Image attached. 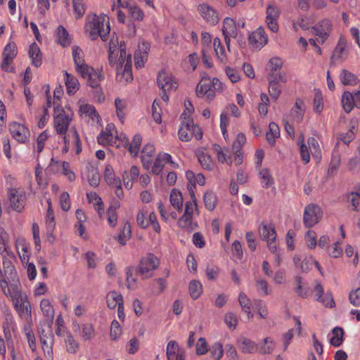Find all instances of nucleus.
<instances>
[{"instance_id":"obj_1","label":"nucleus","mask_w":360,"mask_h":360,"mask_svg":"<svg viewBox=\"0 0 360 360\" xmlns=\"http://www.w3.org/2000/svg\"><path fill=\"white\" fill-rule=\"evenodd\" d=\"M94 16L91 22V40H95L99 37L105 41L108 39L110 31L109 17L106 15Z\"/></svg>"},{"instance_id":"obj_2","label":"nucleus","mask_w":360,"mask_h":360,"mask_svg":"<svg viewBox=\"0 0 360 360\" xmlns=\"http://www.w3.org/2000/svg\"><path fill=\"white\" fill-rule=\"evenodd\" d=\"M157 83L161 89L160 96L162 99L167 102L169 101V94L172 90H176L177 84L174 81L172 77L169 76L164 70H161L158 76Z\"/></svg>"},{"instance_id":"obj_3","label":"nucleus","mask_w":360,"mask_h":360,"mask_svg":"<svg viewBox=\"0 0 360 360\" xmlns=\"http://www.w3.org/2000/svg\"><path fill=\"white\" fill-rule=\"evenodd\" d=\"M72 115V113L68 114L60 105L54 107V125L58 134H66Z\"/></svg>"},{"instance_id":"obj_4","label":"nucleus","mask_w":360,"mask_h":360,"mask_svg":"<svg viewBox=\"0 0 360 360\" xmlns=\"http://www.w3.org/2000/svg\"><path fill=\"white\" fill-rule=\"evenodd\" d=\"M159 266V260L156 256L152 253H148L142 258L138 266V274L142 276L143 279L152 276L153 270Z\"/></svg>"},{"instance_id":"obj_5","label":"nucleus","mask_w":360,"mask_h":360,"mask_svg":"<svg viewBox=\"0 0 360 360\" xmlns=\"http://www.w3.org/2000/svg\"><path fill=\"white\" fill-rule=\"evenodd\" d=\"M323 217L321 207L316 204L308 205L304 212L303 223L306 228L309 229L318 224Z\"/></svg>"},{"instance_id":"obj_6","label":"nucleus","mask_w":360,"mask_h":360,"mask_svg":"<svg viewBox=\"0 0 360 360\" xmlns=\"http://www.w3.org/2000/svg\"><path fill=\"white\" fill-rule=\"evenodd\" d=\"M72 57L77 72L81 75L83 78H86L87 84L89 85L90 82V72H89V66L86 64L84 58L83 51L79 46H73Z\"/></svg>"},{"instance_id":"obj_7","label":"nucleus","mask_w":360,"mask_h":360,"mask_svg":"<svg viewBox=\"0 0 360 360\" xmlns=\"http://www.w3.org/2000/svg\"><path fill=\"white\" fill-rule=\"evenodd\" d=\"M9 130L13 137L20 143H25L29 139L30 131L23 124L13 122L10 124Z\"/></svg>"},{"instance_id":"obj_8","label":"nucleus","mask_w":360,"mask_h":360,"mask_svg":"<svg viewBox=\"0 0 360 360\" xmlns=\"http://www.w3.org/2000/svg\"><path fill=\"white\" fill-rule=\"evenodd\" d=\"M17 55V47L14 42L8 44L3 51V61L1 67L4 71H10L8 70L9 65Z\"/></svg>"},{"instance_id":"obj_9","label":"nucleus","mask_w":360,"mask_h":360,"mask_svg":"<svg viewBox=\"0 0 360 360\" xmlns=\"http://www.w3.org/2000/svg\"><path fill=\"white\" fill-rule=\"evenodd\" d=\"M280 15L279 8L274 5H269L266 8V22L269 28L274 32L278 30L277 20Z\"/></svg>"},{"instance_id":"obj_10","label":"nucleus","mask_w":360,"mask_h":360,"mask_svg":"<svg viewBox=\"0 0 360 360\" xmlns=\"http://www.w3.org/2000/svg\"><path fill=\"white\" fill-rule=\"evenodd\" d=\"M313 29L318 37L319 42L323 44L329 36L331 30V22L328 19H323L319 22L316 27H314Z\"/></svg>"},{"instance_id":"obj_11","label":"nucleus","mask_w":360,"mask_h":360,"mask_svg":"<svg viewBox=\"0 0 360 360\" xmlns=\"http://www.w3.org/2000/svg\"><path fill=\"white\" fill-rule=\"evenodd\" d=\"M14 307L20 316L25 318L31 316V305L26 296L22 297L20 295L14 302Z\"/></svg>"},{"instance_id":"obj_12","label":"nucleus","mask_w":360,"mask_h":360,"mask_svg":"<svg viewBox=\"0 0 360 360\" xmlns=\"http://www.w3.org/2000/svg\"><path fill=\"white\" fill-rule=\"evenodd\" d=\"M249 41L255 48L264 46L267 43L268 39L264 28L259 27L256 31L250 34Z\"/></svg>"},{"instance_id":"obj_13","label":"nucleus","mask_w":360,"mask_h":360,"mask_svg":"<svg viewBox=\"0 0 360 360\" xmlns=\"http://www.w3.org/2000/svg\"><path fill=\"white\" fill-rule=\"evenodd\" d=\"M115 129L113 124H108L104 131L97 137L98 143L103 146L112 145L114 143V136L112 131Z\"/></svg>"},{"instance_id":"obj_14","label":"nucleus","mask_w":360,"mask_h":360,"mask_svg":"<svg viewBox=\"0 0 360 360\" xmlns=\"http://www.w3.org/2000/svg\"><path fill=\"white\" fill-rule=\"evenodd\" d=\"M198 10L200 13L202 17L205 19L207 22L211 24L218 22L219 18L215 11L210 6L207 4H200Z\"/></svg>"},{"instance_id":"obj_15","label":"nucleus","mask_w":360,"mask_h":360,"mask_svg":"<svg viewBox=\"0 0 360 360\" xmlns=\"http://www.w3.org/2000/svg\"><path fill=\"white\" fill-rule=\"evenodd\" d=\"M124 79L126 83L131 82L133 80V75L131 72V55L129 54L126 64L123 66L122 71L117 72L116 79L119 82H122Z\"/></svg>"},{"instance_id":"obj_16","label":"nucleus","mask_w":360,"mask_h":360,"mask_svg":"<svg viewBox=\"0 0 360 360\" xmlns=\"http://www.w3.org/2000/svg\"><path fill=\"white\" fill-rule=\"evenodd\" d=\"M259 234L261 239L269 242V240H276V233L273 225H266L262 223L259 226Z\"/></svg>"},{"instance_id":"obj_17","label":"nucleus","mask_w":360,"mask_h":360,"mask_svg":"<svg viewBox=\"0 0 360 360\" xmlns=\"http://www.w3.org/2000/svg\"><path fill=\"white\" fill-rule=\"evenodd\" d=\"M269 81V93L272 98L277 100L281 93V89L277 77L274 72H269L267 77Z\"/></svg>"},{"instance_id":"obj_18","label":"nucleus","mask_w":360,"mask_h":360,"mask_svg":"<svg viewBox=\"0 0 360 360\" xmlns=\"http://www.w3.org/2000/svg\"><path fill=\"white\" fill-rule=\"evenodd\" d=\"M167 360H185L183 353H179V347L176 342L170 341L167 347Z\"/></svg>"},{"instance_id":"obj_19","label":"nucleus","mask_w":360,"mask_h":360,"mask_svg":"<svg viewBox=\"0 0 360 360\" xmlns=\"http://www.w3.org/2000/svg\"><path fill=\"white\" fill-rule=\"evenodd\" d=\"M9 200L11 207L17 212H20L24 208V200L22 195H19L15 188L9 191Z\"/></svg>"},{"instance_id":"obj_20","label":"nucleus","mask_w":360,"mask_h":360,"mask_svg":"<svg viewBox=\"0 0 360 360\" xmlns=\"http://www.w3.org/2000/svg\"><path fill=\"white\" fill-rule=\"evenodd\" d=\"M40 342L42 345V349L46 356L49 357H52L53 351H52V334L45 333L44 330H42L40 333Z\"/></svg>"},{"instance_id":"obj_21","label":"nucleus","mask_w":360,"mask_h":360,"mask_svg":"<svg viewBox=\"0 0 360 360\" xmlns=\"http://www.w3.org/2000/svg\"><path fill=\"white\" fill-rule=\"evenodd\" d=\"M193 120L184 121L179 129V137L182 141H188L192 138Z\"/></svg>"},{"instance_id":"obj_22","label":"nucleus","mask_w":360,"mask_h":360,"mask_svg":"<svg viewBox=\"0 0 360 360\" xmlns=\"http://www.w3.org/2000/svg\"><path fill=\"white\" fill-rule=\"evenodd\" d=\"M28 53L32 60V65L37 68L39 67L42 63L41 53L39 46L35 42L30 45Z\"/></svg>"},{"instance_id":"obj_23","label":"nucleus","mask_w":360,"mask_h":360,"mask_svg":"<svg viewBox=\"0 0 360 360\" xmlns=\"http://www.w3.org/2000/svg\"><path fill=\"white\" fill-rule=\"evenodd\" d=\"M57 41L63 47L69 46L71 43V39L66 29L62 26H58L56 31Z\"/></svg>"},{"instance_id":"obj_24","label":"nucleus","mask_w":360,"mask_h":360,"mask_svg":"<svg viewBox=\"0 0 360 360\" xmlns=\"http://www.w3.org/2000/svg\"><path fill=\"white\" fill-rule=\"evenodd\" d=\"M340 79L344 85L354 86L356 85L359 82L358 77L354 74L346 69H343L341 71Z\"/></svg>"},{"instance_id":"obj_25","label":"nucleus","mask_w":360,"mask_h":360,"mask_svg":"<svg viewBox=\"0 0 360 360\" xmlns=\"http://www.w3.org/2000/svg\"><path fill=\"white\" fill-rule=\"evenodd\" d=\"M223 34H229L231 37H236L237 30L234 20L231 18H226L224 20V26L222 28Z\"/></svg>"},{"instance_id":"obj_26","label":"nucleus","mask_w":360,"mask_h":360,"mask_svg":"<svg viewBox=\"0 0 360 360\" xmlns=\"http://www.w3.org/2000/svg\"><path fill=\"white\" fill-rule=\"evenodd\" d=\"M65 75L66 76L65 83L67 88V93L68 94H74L78 89V80L67 71H65Z\"/></svg>"},{"instance_id":"obj_27","label":"nucleus","mask_w":360,"mask_h":360,"mask_svg":"<svg viewBox=\"0 0 360 360\" xmlns=\"http://www.w3.org/2000/svg\"><path fill=\"white\" fill-rule=\"evenodd\" d=\"M105 74L103 73V67H97L94 68L91 67V88H97L99 86V82L103 80Z\"/></svg>"},{"instance_id":"obj_28","label":"nucleus","mask_w":360,"mask_h":360,"mask_svg":"<svg viewBox=\"0 0 360 360\" xmlns=\"http://www.w3.org/2000/svg\"><path fill=\"white\" fill-rule=\"evenodd\" d=\"M239 348L244 353H253L257 350V347L254 342L246 338H241L238 340Z\"/></svg>"},{"instance_id":"obj_29","label":"nucleus","mask_w":360,"mask_h":360,"mask_svg":"<svg viewBox=\"0 0 360 360\" xmlns=\"http://www.w3.org/2000/svg\"><path fill=\"white\" fill-rule=\"evenodd\" d=\"M280 136V129L277 124L270 122L269 131L266 134V140L271 145H274L275 139Z\"/></svg>"},{"instance_id":"obj_30","label":"nucleus","mask_w":360,"mask_h":360,"mask_svg":"<svg viewBox=\"0 0 360 360\" xmlns=\"http://www.w3.org/2000/svg\"><path fill=\"white\" fill-rule=\"evenodd\" d=\"M40 307L47 321L52 322L54 316V309L51 305L49 300L46 299L42 300L40 303Z\"/></svg>"},{"instance_id":"obj_31","label":"nucleus","mask_w":360,"mask_h":360,"mask_svg":"<svg viewBox=\"0 0 360 360\" xmlns=\"http://www.w3.org/2000/svg\"><path fill=\"white\" fill-rule=\"evenodd\" d=\"M106 301L108 307L112 309L117 305L119 307L120 302H123L122 295L115 291H110L107 294Z\"/></svg>"},{"instance_id":"obj_32","label":"nucleus","mask_w":360,"mask_h":360,"mask_svg":"<svg viewBox=\"0 0 360 360\" xmlns=\"http://www.w3.org/2000/svg\"><path fill=\"white\" fill-rule=\"evenodd\" d=\"M342 104L345 112H350L354 106L353 94L345 91L342 96Z\"/></svg>"},{"instance_id":"obj_33","label":"nucleus","mask_w":360,"mask_h":360,"mask_svg":"<svg viewBox=\"0 0 360 360\" xmlns=\"http://www.w3.org/2000/svg\"><path fill=\"white\" fill-rule=\"evenodd\" d=\"M170 202L172 206L179 212L182 210L183 197L179 191H177L176 189L172 191L170 193Z\"/></svg>"},{"instance_id":"obj_34","label":"nucleus","mask_w":360,"mask_h":360,"mask_svg":"<svg viewBox=\"0 0 360 360\" xmlns=\"http://www.w3.org/2000/svg\"><path fill=\"white\" fill-rule=\"evenodd\" d=\"M189 293L192 299L196 300L202 292V287L199 281L192 280L189 283Z\"/></svg>"},{"instance_id":"obj_35","label":"nucleus","mask_w":360,"mask_h":360,"mask_svg":"<svg viewBox=\"0 0 360 360\" xmlns=\"http://www.w3.org/2000/svg\"><path fill=\"white\" fill-rule=\"evenodd\" d=\"M118 53H120L119 58L117 60V72L122 71L123 66L126 64V61L127 60L128 56L126 54V44L124 41H121L120 44V50L118 51Z\"/></svg>"},{"instance_id":"obj_36","label":"nucleus","mask_w":360,"mask_h":360,"mask_svg":"<svg viewBox=\"0 0 360 360\" xmlns=\"http://www.w3.org/2000/svg\"><path fill=\"white\" fill-rule=\"evenodd\" d=\"M238 301L244 312L248 314V318L252 317L253 314L251 313V302L244 292H240Z\"/></svg>"},{"instance_id":"obj_37","label":"nucleus","mask_w":360,"mask_h":360,"mask_svg":"<svg viewBox=\"0 0 360 360\" xmlns=\"http://www.w3.org/2000/svg\"><path fill=\"white\" fill-rule=\"evenodd\" d=\"M333 336L330 338V342L334 347H339L343 341L344 330L342 328L335 327L333 330Z\"/></svg>"},{"instance_id":"obj_38","label":"nucleus","mask_w":360,"mask_h":360,"mask_svg":"<svg viewBox=\"0 0 360 360\" xmlns=\"http://www.w3.org/2000/svg\"><path fill=\"white\" fill-rule=\"evenodd\" d=\"M303 107V101L300 98L297 99L295 108H292V112L293 114L295 120L297 122H300L302 120L304 113V108Z\"/></svg>"},{"instance_id":"obj_39","label":"nucleus","mask_w":360,"mask_h":360,"mask_svg":"<svg viewBox=\"0 0 360 360\" xmlns=\"http://www.w3.org/2000/svg\"><path fill=\"white\" fill-rule=\"evenodd\" d=\"M304 134H301L298 138V143L300 144V151L302 160L304 163H308L310 160V155L307 146L304 143Z\"/></svg>"},{"instance_id":"obj_40","label":"nucleus","mask_w":360,"mask_h":360,"mask_svg":"<svg viewBox=\"0 0 360 360\" xmlns=\"http://www.w3.org/2000/svg\"><path fill=\"white\" fill-rule=\"evenodd\" d=\"M217 198L215 194L212 191H207L204 194V203L205 207L210 210L212 211L216 207Z\"/></svg>"},{"instance_id":"obj_41","label":"nucleus","mask_w":360,"mask_h":360,"mask_svg":"<svg viewBox=\"0 0 360 360\" xmlns=\"http://www.w3.org/2000/svg\"><path fill=\"white\" fill-rule=\"evenodd\" d=\"M91 202H93L94 209L97 211L100 218L104 214V205L102 199L96 193H91Z\"/></svg>"},{"instance_id":"obj_42","label":"nucleus","mask_w":360,"mask_h":360,"mask_svg":"<svg viewBox=\"0 0 360 360\" xmlns=\"http://www.w3.org/2000/svg\"><path fill=\"white\" fill-rule=\"evenodd\" d=\"M205 80H210V78H207V77H202V80L200 83L198 84L195 89L196 95L198 97H202L207 93V90H209V88L210 87V85L209 83L204 82Z\"/></svg>"},{"instance_id":"obj_43","label":"nucleus","mask_w":360,"mask_h":360,"mask_svg":"<svg viewBox=\"0 0 360 360\" xmlns=\"http://www.w3.org/2000/svg\"><path fill=\"white\" fill-rule=\"evenodd\" d=\"M210 354L214 360H219L224 353L222 345L219 342H216L212 345L210 349Z\"/></svg>"},{"instance_id":"obj_44","label":"nucleus","mask_w":360,"mask_h":360,"mask_svg":"<svg viewBox=\"0 0 360 360\" xmlns=\"http://www.w3.org/2000/svg\"><path fill=\"white\" fill-rule=\"evenodd\" d=\"M142 141V137L139 134H136L131 141L129 146V151L134 154V155H137L139 153V146L141 145Z\"/></svg>"},{"instance_id":"obj_45","label":"nucleus","mask_w":360,"mask_h":360,"mask_svg":"<svg viewBox=\"0 0 360 360\" xmlns=\"http://www.w3.org/2000/svg\"><path fill=\"white\" fill-rule=\"evenodd\" d=\"M340 165V155L338 153H333L328 168V174H334Z\"/></svg>"},{"instance_id":"obj_46","label":"nucleus","mask_w":360,"mask_h":360,"mask_svg":"<svg viewBox=\"0 0 360 360\" xmlns=\"http://www.w3.org/2000/svg\"><path fill=\"white\" fill-rule=\"evenodd\" d=\"M131 226L129 223H125L122 231V233L118 236L117 240L122 245L126 244V239L131 237Z\"/></svg>"},{"instance_id":"obj_47","label":"nucleus","mask_w":360,"mask_h":360,"mask_svg":"<svg viewBox=\"0 0 360 360\" xmlns=\"http://www.w3.org/2000/svg\"><path fill=\"white\" fill-rule=\"evenodd\" d=\"M79 113L82 118L87 119L90 116V106L85 100L80 99L78 101Z\"/></svg>"},{"instance_id":"obj_48","label":"nucleus","mask_w":360,"mask_h":360,"mask_svg":"<svg viewBox=\"0 0 360 360\" xmlns=\"http://www.w3.org/2000/svg\"><path fill=\"white\" fill-rule=\"evenodd\" d=\"M165 165V163L164 162V160L162 158V156H160L159 154L154 162L150 173L155 175H158L162 170Z\"/></svg>"},{"instance_id":"obj_49","label":"nucleus","mask_w":360,"mask_h":360,"mask_svg":"<svg viewBox=\"0 0 360 360\" xmlns=\"http://www.w3.org/2000/svg\"><path fill=\"white\" fill-rule=\"evenodd\" d=\"M198 161L201 166L208 170H211L213 167L211 157L207 154L202 153L198 155Z\"/></svg>"},{"instance_id":"obj_50","label":"nucleus","mask_w":360,"mask_h":360,"mask_svg":"<svg viewBox=\"0 0 360 360\" xmlns=\"http://www.w3.org/2000/svg\"><path fill=\"white\" fill-rule=\"evenodd\" d=\"M274 349V344L270 338H266L264 340V344L259 348L260 354H269Z\"/></svg>"},{"instance_id":"obj_51","label":"nucleus","mask_w":360,"mask_h":360,"mask_svg":"<svg viewBox=\"0 0 360 360\" xmlns=\"http://www.w3.org/2000/svg\"><path fill=\"white\" fill-rule=\"evenodd\" d=\"M122 334V329L119 322L113 320L110 326V337L113 340H115Z\"/></svg>"},{"instance_id":"obj_52","label":"nucleus","mask_w":360,"mask_h":360,"mask_svg":"<svg viewBox=\"0 0 360 360\" xmlns=\"http://www.w3.org/2000/svg\"><path fill=\"white\" fill-rule=\"evenodd\" d=\"M259 174L262 177V179L265 181V187L269 188L271 186L274 184V179L271 176V174H270V172L268 169L264 168L262 169L259 172Z\"/></svg>"},{"instance_id":"obj_53","label":"nucleus","mask_w":360,"mask_h":360,"mask_svg":"<svg viewBox=\"0 0 360 360\" xmlns=\"http://www.w3.org/2000/svg\"><path fill=\"white\" fill-rule=\"evenodd\" d=\"M131 18L135 20L141 21L143 20L144 13L143 11L137 6L133 5L132 7L129 8V11Z\"/></svg>"},{"instance_id":"obj_54","label":"nucleus","mask_w":360,"mask_h":360,"mask_svg":"<svg viewBox=\"0 0 360 360\" xmlns=\"http://www.w3.org/2000/svg\"><path fill=\"white\" fill-rule=\"evenodd\" d=\"M305 240L307 246L311 248H315L316 245V234L314 231H308L305 234Z\"/></svg>"},{"instance_id":"obj_55","label":"nucleus","mask_w":360,"mask_h":360,"mask_svg":"<svg viewBox=\"0 0 360 360\" xmlns=\"http://www.w3.org/2000/svg\"><path fill=\"white\" fill-rule=\"evenodd\" d=\"M117 206L111 205L107 210L108 221L112 226H115L117 223V217L115 212Z\"/></svg>"},{"instance_id":"obj_56","label":"nucleus","mask_w":360,"mask_h":360,"mask_svg":"<svg viewBox=\"0 0 360 360\" xmlns=\"http://www.w3.org/2000/svg\"><path fill=\"white\" fill-rule=\"evenodd\" d=\"M49 207L46 213V224L49 229H53L55 226L54 223V214L53 211L51 208V203L50 200H48Z\"/></svg>"},{"instance_id":"obj_57","label":"nucleus","mask_w":360,"mask_h":360,"mask_svg":"<svg viewBox=\"0 0 360 360\" xmlns=\"http://www.w3.org/2000/svg\"><path fill=\"white\" fill-rule=\"evenodd\" d=\"M196 354L198 355H202L205 354L207 349V342L204 338H200L198 339L196 345Z\"/></svg>"},{"instance_id":"obj_58","label":"nucleus","mask_w":360,"mask_h":360,"mask_svg":"<svg viewBox=\"0 0 360 360\" xmlns=\"http://www.w3.org/2000/svg\"><path fill=\"white\" fill-rule=\"evenodd\" d=\"M67 351L70 353H75L78 349V344L71 335H69L65 340Z\"/></svg>"},{"instance_id":"obj_59","label":"nucleus","mask_w":360,"mask_h":360,"mask_svg":"<svg viewBox=\"0 0 360 360\" xmlns=\"http://www.w3.org/2000/svg\"><path fill=\"white\" fill-rule=\"evenodd\" d=\"M152 115L153 117V119L157 123H160L162 121L161 119V114H160V107L159 105V103L158 102L157 99H155L153 101V105H152Z\"/></svg>"},{"instance_id":"obj_60","label":"nucleus","mask_w":360,"mask_h":360,"mask_svg":"<svg viewBox=\"0 0 360 360\" xmlns=\"http://www.w3.org/2000/svg\"><path fill=\"white\" fill-rule=\"evenodd\" d=\"M224 320L229 328H232L233 329L236 328L238 324V319L234 314L231 312L226 314Z\"/></svg>"},{"instance_id":"obj_61","label":"nucleus","mask_w":360,"mask_h":360,"mask_svg":"<svg viewBox=\"0 0 360 360\" xmlns=\"http://www.w3.org/2000/svg\"><path fill=\"white\" fill-rule=\"evenodd\" d=\"M148 56L145 53L136 51L134 53L135 65L137 68H142L144 62L147 60Z\"/></svg>"},{"instance_id":"obj_62","label":"nucleus","mask_w":360,"mask_h":360,"mask_svg":"<svg viewBox=\"0 0 360 360\" xmlns=\"http://www.w3.org/2000/svg\"><path fill=\"white\" fill-rule=\"evenodd\" d=\"M269 65L271 67L270 72H276L278 70L282 68L283 63L281 59L277 57L272 58L269 61Z\"/></svg>"},{"instance_id":"obj_63","label":"nucleus","mask_w":360,"mask_h":360,"mask_svg":"<svg viewBox=\"0 0 360 360\" xmlns=\"http://www.w3.org/2000/svg\"><path fill=\"white\" fill-rule=\"evenodd\" d=\"M60 202L61 205V208L64 211L69 210L70 207V197L69 194L67 192H63L61 193L60 197Z\"/></svg>"},{"instance_id":"obj_64","label":"nucleus","mask_w":360,"mask_h":360,"mask_svg":"<svg viewBox=\"0 0 360 360\" xmlns=\"http://www.w3.org/2000/svg\"><path fill=\"white\" fill-rule=\"evenodd\" d=\"M349 297L350 302L353 305L360 307V288H357L354 292H351Z\"/></svg>"}]
</instances>
